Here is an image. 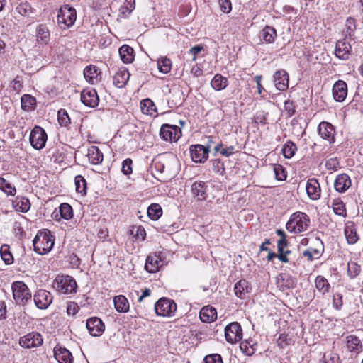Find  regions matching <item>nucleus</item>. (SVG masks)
<instances>
[{
  "label": "nucleus",
  "instance_id": "1",
  "mask_svg": "<svg viewBox=\"0 0 363 363\" xmlns=\"http://www.w3.org/2000/svg\"><path fill=\"white\" fill-rule=\"evenodd\" d=\"M55 239L49 230H40L33 239L34 251L39 255L48 253L54 245Z\"/></svg>",
  "mask_w": 363,
  "mask_h": 363
},
{
  "label": "nucleus",
  "instance_id": "2",
  "mask_svg": "<svg viewBox=\"0 0 363 363\" xmlns=\"http://www.w3.org/2000/svg\"><path fill=\"white\" fill-rule=\"evenodd\" d=\"M309 223L310 220L307 214L296 212L291 216L290 219L286 223V228L291 233H300L307 230Z\"/></svg>",
  "mask_w": 363,
  "mask_h": 363
},
{
  "label": "nucleus",
  "instance_id": "3",
  "mask_svg": "<svg viewBox=\"0 0 363 363\" xmlns=\"http://www.w3.org/2000/svg\"><path fill=\"white\" fill-rule=\"evenodd\" d=\"M13 298L16 304L25 306L31 300L32 294L26 284L21 281L12 283Z\"/></svg>",
  "mask_w": 363,
  "mask_h": 363
},
{
  "label": "nucleus",
  "instance_id": "4",
  "mask_svg": "<svg viewBox=\"0 0 363 363\" xmlns=\"http://www.w3.org/2000/svg\"><path fill=\"white\" fill-rule=\"evenodd\" d=\"M56 291L62 294H72L77 292V284L75 279L69 275L57 276L53 283Z\"/></svg>",
  "mask_w": 363,
  "mask_h": 363
},
{
  "label": "nucleus",
  "instance_id": "5",
  "mask_svg": "<svg viewBox=\"0 0 363 363\" xmlns=\"http://www.w3.org/2000/svg\"><path fill=\"white\" fill-rule=\"evenodd\" d=\"M77 18V12L74 8L69 5L61 6L57 15V23L62 29H66L72 26Z\"/></svg>",
  "mask_w": 363,
  "mask_h": 363
},
{
  "label": "nucleus",
  "instance_id": "6",
  "mask_svg": "<svg viewBox=\"0 0 363 363\" xmlns=\"http://www.w3.org/2000/svg\"><path fill=\"white\" fill-rule=\"evenodd\" d=\"M177 304L174 300L162 297L155 303V313L158 316L172 317L177 311Z\"/></svg>",
  "mask_w": 363,
  "mask_h": 363
},
{
  "label": "nucleus",
  "instance_id": "7",
  "mask_svg": "<svg viewBox=\"0 0 363 363\" xmlns=\"http://www.w3.org/2000/svg\"><path fill=\"white\" fill-rule=\"evenodd\" d=\"M47 139V133L40 126H35L30 132L29 140L31 146L35 150L43 149L45 145Z\"/></svg>",
  "mask_w": 363,
  "mask_h": 363
},
{
  "label": "nucleus",
  "instance_id": "8",
  "mask_svg": "<svg viewBox=\"0 0 363 363\" xmlns=\"http://www.w3.org/2000/svg\"><path fill=\"white\" fill-rule=\"evenodd\" d=\"M160 135L165 141L177 142L182 136V130L177 125L163 124L160 128Z\"/></svg>",
  "mask_w": 363,
  "mask_h": 363
},
{
  "label": "nucleus",
  "instance_id": "9",
  "mask_svg": "<svg viewBox=\"0 0 363 363\" xmlns=\"http://www.w3.org/2000/svg\"><path fill=\"white\" fill-rule=\"evenodd\" d=\"M19 345L26 349H31L40 347L43 343V338L38 332H31L19 339Z\"/></svg>",
  "mask_w": 363,
  "mask_h": 363
},
{
  "label": "nucleus",
  "instance_id": "10",
  "mask_svg": "<svg viewBox=\"0 0 363 363\" xmlns=\"http://www.w3.org/2000/svg\"><path fill=\"white\" fill-rule=\"evenodd\" d=\"M33 300L38 308L45 310L52 303L53 296L48 291L39 289L35 293Z\"/></svg>",
  "mask_w": 363,
  "mask_h": 363
},
{
  "label": "nucleus",
  "instance_id": "11",
  "mask_svg": "<svg viewBox=\"0 0 363 363\" xmlns=\"http://www.w3.org/2000/svg\"><path fill=\"white\" fill-rule=\"evenodd\" d=\"M225 336L226 340L230 343L240 341L242 337V330L240 325L237 322L228 325L225 328Z\"/></svg>",
  "mask_w": 363,
  "mask_h": 363
},
{
  "label": "nucleus",
  "instance_id": "12",
  "mask_svg": "<svg viewBox=\"0 0 363 363\" xmlns=\"http://www.w3.org/2000/svg\"><path fill=\"white\" fill-rule=\"evenodd\" d=\"M209 152V146L193 145L190 147L191 157L194 162H204L208 157Z\"/></svg>",
  "mask_w": 363,
  "mask_h": 363
},
{
  "label": "nucleus",
  "instance_id": "13",
  "mask_svg": "<svg viewBox=\"0 0 363 363\" xmlns=\"http://www.w3.org/2000/svg\"><path fill=\"white\" fill-rule=\"evenodd\" d=\"M335 54L340 60H348L352 54L351 45L346 39L337 40L335 45Z\"/></svg>",
  "mask_w": 363,
  "mask_h": 363
},
{
  "label": "nucleus",
  "instance_id": "14",
  "mask_svg": "<svg viewBox=\"0 0 363 363\" xmlns=\"http://www.w3.org/2000/svg\"><path fill=\"white\" fill-rule=\"evenodd\" d=\"M191 194L198 201H206L208 198V185L203 181H195L191 185Z\"/></svg>",
  "mask_w": 363,
  "mask_h": 363
},
{
  "label": "nucleus",
  "instance_id": "15",
  "mask_svg": "<svg viewBox=\"0 0 363 363\" xmlns=\"http://www.w3.org/2000/svg\"><path fill=\"white\" fill-rule=\"evenodd\" d=\"M318 133L320 137L327 140L330 143L335 142V130L334 126L326 121H322L318 128Z\"/></svg>",
  "mask_w": 363,
  "mask_h": 363
},
{
  "label": "nucleus",
  "instance_id": "16",
  "mask_svg": "<svg viewBox=\"0 0 363 363\" xmlns=\"http://www.w3.org/2000/svg\"><path fill=\"white\" fill-rule=\"evenodd\" d=\"M86 328L92 336H100L105 329L104 323L97 317H92L86 321Z\"/></svg>",
  "mask_w": 363,
  "mask_h": 363
},
{
  "label": "nucleus",
  "instance_id": "17",
  "mask_svg": "<svg viewBox=\"0 0 363 363\" xmlns=\"http://www.w3.org/2000/svg\"><path fill=\"white\" fill-rule=\"evenodd\" d=\"M99 96L94 89H84L81 93V101L86 106L94 108L99 104Z\"/></svg>",
  "mask_w": 363,
  "mask_h": 363
},
{
  "label": "nucleus",
  "instance_id": "18",
  "mask_svg": "<svg viewBox=\"0 0 363 363\" xmlns=\"http://www.w3.org/2000/svg\"><path fill=\"white\" fill-rule=\"evenodd\" d=\"M347 95V85L342 80L337 81L333 86V96L336 101H343Z\"/></svg>",
  "mask_w": 363,
  "mask_h": 363
},
{
  "label": "nucleus",
  "instance_id": "19",
  "mask_svg": "<svg viewBox=\"0 0 363 363\" xmlns=\"http://www.w3.org/2000/svg\"><path fill=\"white\" fill-rule=\"evenodd\" d=\"M347 348L352 354L357 355L363 350L362 340L354 335H350L346 337Z\"/></svg>",
  "mask_w": 363,
  "mask_h": 363
},
{
  "label": "nucleus",
  "instance_id": "20",
  "mask_svg": "<svg viewBox=\"0 0 363 363\" xmlns=\"http://www.w3.org/2000/svg\"><path fill=\"white\" fill-rule=\"evenodd\" d=\"M274 82L276 88L279 91H285L289 87V74L283 69L277 71L274 76Z\"/></svg>",
  "mask_w": 363,
  "mask_h": 363
},
{
  "label": "nucleus",
  "instance_id": "21",
  "mask_svg": "<svg viewBox=\"0 0 363 363\" xmlns=\"http://www.w3.org/2000/svg\"><path fill=\"white\" fill-rule=\"evenodd\" d=\"M351 184L350 177L345 173L338 174L334 182L335 189L339 193L345 192L351 186Z\"/></svg>",
  "mask_w": 363,
  "mask_h": 363
},
{
  "label": "nucleus",
  "instance_id": "22",
  "mask_svg": "<svg viewBox=\"0 0 363 363\" xmlns=\"http://www.w3.org/2000/svg\"><path fill=\"white\" fill-rule=\"evenodd\" d=\"M162 265V260L157 254L150 255L146 258L145 269L150 273L156 272Z\"/></svg>",
  "mask_w": 363,
  "mask_h": 363
},
{
  "label": "nucleus",
  "instance_id": "23",
  "mask_svg": "<svg viewBox=\"0 0 363 363\" xmlns=\"http://www.w3.org/2000/svg\"><path fill=\"white\" fill-rule=\"evenodd\" d=\"M129 77L128 70L125 67L120 68L113 76V84L118 88H123L126 85Z\"/></svg>",
  "mask_w": 363,
  "mask_h": 363
},
{
  "label": "nucleus",
  "instance_id": "24",
  "mask_svg": "<svg viewBox=\"0 0 363 363\" xmlns=\"http://www.w3.org/2000/svg\"><path fill=\"white\" fill-rule=\"evenodd\" d=\"M306 190L308 196L313 200H317L320 196V187L316 179H310L308 180Z\"/></svg>",
  "mask_w": 363,
  "mask_h": 363
},
{
  "label": "nucleus",
  "instance_id": "25",
  "mask_svg": "<svg viewBox=\"0 0 363 363\" xmlns=\"http://www.w3.org/2000/svg\"><path fill=\"white\" fill-rule=\"evenodd\" d=\"M199 318L203 323H212L217 318V311L211 306H204L200 311Z\"/></svg>",
  "mask_w": 363,
  "mask_h": 363
},
{
  "label": "nucleus",
  "instance_id": "26",
  "mask_svg": "<svg viewBox=\"0 0 363 363\" xmlns=\"http://www.w3.org/2000/svg\"><path fill=\"white\" fill-rule=\"evenodd\" d=\"M54 356L59 363H72V355L66 348L55 347L54 348Z\"/></svg>",
  "mask_w": 363,
  "mask_h": 363
},
{
  "label": "nucleus",
  "instance_id": "27",
  "mask_svg": "<svg viewBox=\"0 0 363 363\" xmlns=\"http://www.w3.org/2000/svg\"><path fill=\"white\" fill-rule=\"evenodd\" d=\"M89 161L91 164H99L103 162L104 155L96 146H91L87 150L86 154Z\"/></svg>",
  "mask_w": 363,
  "mask_h": 363
},
{
  "label": "nucleus",
  "instance_id": "28",
  "mask_svg": "<svg viewBox=\"0 0 363 363\" xmlns=\"http://www.w3.org/2000/svg\"><path fill=\"white\" fill-rule=\"evenodd\" d=\"M84 76L87 82L94 84L100 79V71L95 65L86 66L84 69Z\"/></svg>",
  "mask_w": 363,
  "mask_h": 363
},
{
  "label": "nucleus",
  "instance_id": "29",
  "mask_svg": "<svg viewBox=\"0 0 363 363\" xmlns=\"http://www.w3.org/2000/svg\"><path fill=\"white\" fill-rule=\"evenodd\" d=\"M115 309L118 313H125L129 311L130 304L128 298L123 295H118L113 297Z\"/></svg>",
  "mask_w": 363,
  "mask_h": 363
},
{
  "label": "nucleus",
  "instance_id": "30",
  "mask_svg": "<svg viewBox=\"0 0 363 363\" xmlns=\"http://www.w3.org/2000/svg\"><path fill=\"white\" fill-rule=\"evenodd\" d=\"M118 52L120 57L123 63L129 64L134 60V50L130 46L128 45H122L119 48Z\"/></svg>",
  "mask_w": 363,
  "mask_h": 363
},
{
  "label": "nucleus",
  "instance_id": "31",
  "mask_svg": "<svg viewBox=\"0 0 363 363\" xmlns=\"http://www.w3.org/2000/svg\"><path fill=\"white\" fill-rule=\"evenodd\" d=\"M250 289L249 282L245 279L238 281L234 286L235 294L240 298H245L246 294L249 293Z\"/></svg>",
  "mask_w": 363,
  "mask_h": 363
},
{
  "label": "nucleus",
  "instance_id": "32",
  "mask_svg": "<svg viewBox=\"0 0 363 363\" xmlns=\"http://www.w3.org/2000/svg\"><path fill=\"white\" fill-rule=\"evenodd\" d=\"M36 40L41 45H46L50 41V32L45 25L40 24L38 26Z\"/></svg>",
  "mask_w": 363,
  "mask_h": 363
},
{
  "label": "nucleus",
  "instance_id": "33",
  "mask_svg": "<svg viewBox=\"0 0 363 363\" xmlns=\"http://www.w3.org/2000/svg\"><path fill=\"white\" fill-rule=\"evenodd\" d=\"M228 84V80L226 77L220 74H216L211 79V85L216 91H221L225 89Z\"/></svg>",
  "mask_w": 363,
  "mask_h": 363
},
{
  "label": "nucleus",
  "instance_id": "34",
  "mask_svg": "<svg viewBox=\"0 0 363 363\" xmlns=\"http://www.w3.org/2000/svg\"><path fill=\"white\" fill-rule=\"evenodd\" d=\"M277 37V30L271 26H265L259 33V38L267 43H272Z\"/></svg>",
  "mask_w": 363,
  "mask_h": 363
},
{
  "label": "nucleus",
  "instance_id": "35",
  "mask_svg": "<svg viewBox=\"0 0 363 363\" xmlns=\"http://www.w3.org/2000/svg\"><path fill=\"white\" fill-rule=\"evenodd\" d=\"M140 108L143 113L150 116H154L157 113V108L154 102L150 99H145L141 101Z\"/></svg>",
  "mask_w": 363,
  "mask_h": 363
},
{
  "label": "nucleus",
  "instance_id": "36",
  "mask_svg": "<svg viewBox=\"0 0 363 363\" xmlns=\"http://www.w3.org/2000/svg\"><path fill=\"white\" fill-rule=\"evenodd\" d=\"M345 235L349 244H354L359 239L356 228L353 223L346 225L345 228Z\"/></svg>",
  "mask_w": 363,
  "mask_h": 363
},
{
  "label": "nucleus",
  "instance_id": "37",
  "mask_svg": "<svg viewBox=\"0 0 363 363\" xmlns=\"http://www.w3.org/2000/svg\"><path fill=\"white\" fill-rule=\"evenodd\" d=\"M315 288L322 294H325L330 290V285L323 276L318 275L315 280Z\"/></svg>",
  "mask_w": 363,
  "mask_h": 363
},
{
  "label": "nucleus",
  "instance_id": "38",
  "mask_svg": "<svg viewBox=\"0 0 363 363\" xmlns=\"http://www.w3.org/2000/svg\"><path fill=\"white\" fill-rule=\"evenodd\" d=\"M332 208L334 211V213L336 215L346 217L347 216V211L345 208V205L343 203V201L340 199H334L332 202Z\"/></svg>",
  "mask_w": 363,
  "mask_h": 363
},
{
  "label": "nucleus",
  "instance_id": "39",
  "mask_svg": "<svg viewBox=\"0 0 363 363\" xmlns=\"http://www.w3.org/2000/svg\"><path fill=\"white\" fill-rule=\"evenodd\" d=\"M313 247H310L309 250L315 257L320 258L324 252V245L319 238H315L313 241Z\"/></svg>",
  "mask_w": 363,
  "mask_h": 363
},
{
  "label": "nucleus",
  "instance_id": "40",
  "mask_svg": "<svg viewBox=\"0 0 363 363\" xmlns=\"http://www.w3.org/2000/svg\"><path fill=\"white\" fill-rule=\"evenodd\" d=\"M147 213L151 220H157L161 217L162 214V210L159 204L152 203L147 208Z\"/></svg>",
  "mask_w": 363,
  "mask_h": 363
},
{
  "label": "nucleus",
  "instance_id": "41",
  "mask_svg": "<svg viewBox=\"0 0 363 363\" xmlns=\"http://www.w3.org/2000/svg\"><path fill=\"white\" fill-rule=\"evenodd\" d=\"M16 10L20 15L25 17H30L31 14L33 13V9L27 1L20 3L16 6Z\"/></svg>",
  "mask_w": 363,
  "mask_h": 363
},
{
  "label": "nucleus",
  "instance_id": "42",
  "mask_svg": "<svg viewBox=\"0 0 363 363\" xmlns=\"http://www.w3.org/2000/svg\"><path fill=\"white\" fill-rule=\"evenodd\" d=\"M297 150L296 145L291 140H288L282 147V153L286 158H291Z\"/></svg>",
  "mask_w": 363,
  "mask_h": 363
},
{
  "label": "nucleus",
  "instance_id": "43",
  "mask_svg": "<svg viewBox=\"0 0 363 363\" xmlns=\"http://www.w3.org/2000/svg\"><path fill=\"white\" fill-rule=\"evenodd\" d=\"M157 67L160 72L167 74L172 68V62L167 57H161L157 60Z\"/></svg>",
  "mask_w": 363,
  "mask_h": 363
},
{
  "label": "nucleus",
  "instance_id": "44",
  "mask_svg": "<svg viewBox=\"0 0 363 363\" xmlns=\"http://www.w3.org/2000/svg\"><path fill=\"white\" fill-rule=\"evenodd\" d=\"M357 24L354 18L349 17L347 18L345 22V28L344 30V34L346 37L351 38L354 30H356Z\"/></svg>",
  "mask_w": 363,
  "mask_h": 363
},
{
  "label": "nucleus",
  "instance_id": "45",
  "mask_svg": "<svg viewBox=\"0 0 363 363\" xmlns=\"http://www.w3.org/2000/svg\"><path fill=\"white\" fill-rule=\"evenodd\" d=\"M59 212L61 217L65 220H69L73 216L72 208L67 203L60 204L59 207Z\"/></svg>",
  "mask_w": 363,
  "mask_h": 363
},
{
  "label": "nucleus",
  "instance_id": "46",
  "mask_svg": "<svg viewBox=\"0 0 363 363\" xmlns=\"http://www.w3.org/2000/svg\"><path fill=\"white\" fill-rule=\"evenodd\" d=\"M35 103V98L29 94H24L21 97V108L24 111H29Z\"/></svg>",
  "mask_w": 363,
  "mask_h": 363
},
{
  "label": "nucleus",
  "instance_id": "47",
  "mask_svg": "<svg viewBox=\"0 0 363 363\" xmlns=\"http://www.w3.org/2000/svg\"><path fill=\"white\" fill-rule=\"evenodd\" d=\"M76 191L82 195L86 193V182L84 177L77 175L74 178Z\"/></svg>",
  "mask_w": 363,
  "mask_h": 363
},
{
  "label": "nucleus",
  "instance_id": "48",
  "mask_svg": "<svg viewBox=\"0 0 363 363\" xmlns=\"http://www.w3.org/2000/svg\"><path fill=\"white\" fill-rule=\"evenodd\" d=\"M0 189L7 195L14 196L16 194V189L3 177H0Z\"/></svg>",
  "mask_w": 363,
  "mask_h": 363
},
{
  "label": "nucleus",
  "instance_id": "49",
  "mask_svg": "<svg viewBox=\"0 0 363 363\" xmlns=\"http://www.w3.org/2000/svg\"><path fill=\"white\" fill-rule=\"evenodd\" d=\"M57 117L58 123L61 126L68 127L70 124V118L65 109H60L57 113Z\"/></svg>",
  "mask_w": 363,
  "mask_h": 363
},
{
  "label": "nucleus",
  "instance_id": "50",
  "mask_svg": "<svg viewBox=\"0 0 363 363\" xmlns=\"http://www.w3.org/2000/svg\"><path fill=\"white\" fill-rule=\"evenodd\" d=\"M16 205L18 210L23 212L26 213L29 211L30 208V203L28 199L23 197V198H17L16 199Z\"/></svg>",
  "mask_w": 363,
  "mask_h": 363
},
{
  "label": "nucleus",
  "instance_id": "51",
  "mask_svg": "<svg viewBox=\"0 0 363 363\" xmlns=\"http://www.w3.org/2000/svg\"><path fill=\"white\" fill-rule=\"evenodd\" d=\"M1 257L6 264H11L13 262L12 254L9 250L7 245H4L0 249Z\"/></svg>",
  "mask_w": 363,
  "mask_h": 363
},
{
  "label": "nucleus",
  "instance_id": "52",
  "mask_svg": "<svg viewBox=\"0 0 363 363\" xmlns=\"http://www.w3.org/2000/svg\"><path fill=\"white\" fill-rule=\"evenodd\" d=\"M130 235L136 238L142 240H145L146 236V232L142 226H133L130 230Z\"/></svg>",
  "mask_w": 363,
  "mask_h": 363
},
{
  "label": "nucleus",
  "instance_id": "53",
  "mask_svg": "<svg viewBox=\"0 0 363 363\" xmlns=\"http://www.w3.org/2000/svg\"><path fill=\"white\" fill-rule=\"evenodd\" d=\"M361 268L360 266L358 265L354 262H350L347 264V274L349 277L352 279L355 278L360 273Z\"/></svg>",
  "mask_w": 363,
  "mask_h": 363
},
{
  "label": "nucleus",
  "instance_id": "54",
  "mask_svg": "<svg viewBox=\"0 0 363 363\" xmlns=\"http://www.w3.org/2000/svg\"><path fill=\"white\" fill-rule=\"evenodd\" d=\"M213 170L219 175H223L225 172L224 162L220 159L211 161Z\"/></svg>",
  "mask_w": 363,
  "mask_h": 363
},
{
  "label": "nucleus",
  "instance_id": "55",
  "mask_svg": "<svg viewBox=\"0 0 363 363\" xmlns=\"http://www.w3.org/2000/svg\"><path fill=\"white\" fill-rule=\"evenodd\" d=\"M281 281H286L285 284H281V279H278V284L281 288L282 290H284L285 289H290L293 288L295 285L294 280L286 274L281 275Z\"/></svg>",
  "mask_w": 363,
  "mask_h": 363
},
{
  "label": "nucleus",
  "instance_id": "56",
  "mask_svg": "<svg viewBox=\"0 0 363 363\" xmlns=\"http://www.w3.org/2000/svg\"><path fill=\"white\" fill-rule=\"evenodd\" d=\"M235 147L231 145L226 148H223V144L219 143L215 147V152H220V153L226 157L231 156L234 152Z\"/></svg>",
  "mask_w": 363,
  "mask_h": 363
},
{
  "label": "nucleus",
  "instance_id": "57",
  "mask_svg": "<svg viewBox=\"0 0 363 363\" xmlns=\"http://www.w3.org/2000/svg\"><path fill=\"white\" fill-rule=\"evenodd\" d=\"M240 348L247 356H252L256 350L255 345L250 344L248 341L242 342L240 345Z\"/></svg>",
  "mask_w": 363,
  "mask_h": 363
},
{
  "label": "nucleus",
  "instance_id": "58",
  "mask_svg": "<svg viewBox=\"0 0 363 363\" xmlns=\"http://www.w3.org/2000/svg\"><path fill=\"white\" fill-rule=\"evenodd\" d=\"M284 108L287 114V117H291L296 112V106L294 103L290 100H287L284 102Z\"/></svg>",
  "mask_w": 363,
  "mask_h": 363
},
{
  "label": "nucleus",
  "instance_id": "59",
  "mask_svg": "<svg viewBox=\"0 0 363 363\" xmlns=\"http://www.w3.org/2000/svg\"><path fill=\"white\" fill-rule=\"evenodd\" d=\"M132 160L130 158L125 159L122 163V172L125 175H129L132 173Z\"/></svg>",
  "mask_w": 363,
  "mask_h": 363
},
{
  "label": "nucleus",
  "instance_id": "60",
  "mask_svg": "<svg viewBox=\"0 0 363 363\" xmlns=\"http://www.w3.org/2000/svg\"><path fill=\"white\" fill-rule=\"evenodd\" d=\"M203 361L204 363H223L221 356L218 354L206 355Z\"/></svg>",
  "mask_w": 363,
  "mask_h": 363
},
{
  "label": "nucleus",
  "instance_id": "61",
  "mask_svg": "<svg viewBox=\"0 0 363 363\" xmlns=\"http://www.w3.org/2000/svg\"><path fill=\"white\" fill-rule=\"evenodd\" d=\"M290 340L291 339L289 337L288 335L283 333L279 336L277 343L280 348H284L289 344Z\"/></svg>",
  "mask_w": 363,
  "mask_h": 363
},
{
  "label": "nucleus",
  "instance_id": "62",
  "mask_svg": "<svg viewBox=\"0 0 363 363\" xmlns=\"http://www.w3.org/2000/svg\"><path fill=\"white\" fill-rule=\"evenodd\" d=\"M333 306L337 310H340L342 306V296L339 293L333 295Z\"/></svg>",
  "mask_w": 363,
  "mask_h": 363
},
{
  "label": "nucleus",
  "instance_id": "63",
  "mask_svg": "<svg viewBox=\"0 0 363 363\" xmlns=\"http://www.w3.org/2000/svg\"><path fill=\"white\" fill-rule=\"evenodd\" d=\"M274 171L276 179L277 180L284 181L286 179V175L285 174L284 170L281 165L274 167Z\"/></svg>",
  "mask_w": 363,
  "mask_h": 363
},
{
  "label": "nucleus",
  "instance_id": "64",
  "mask_svg": "<svg viewBox=\"0 0 363 363\" xmlns=\"http://www.w3.org/2000/svg\"><path fill=\"white\" fill-rule=\"evenodd\" d=\"M219 5L221 11L224 13H228L232 9L230 0H219Z\"/></svg>",
  "mask_w": 363,
  "mask_h": 363
}]
</instances>
